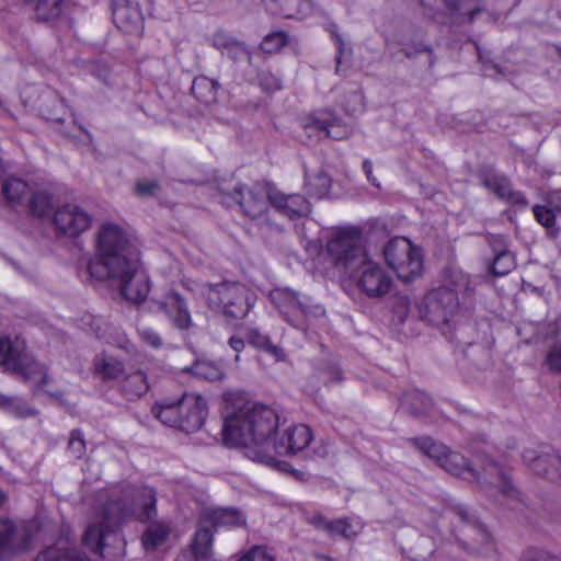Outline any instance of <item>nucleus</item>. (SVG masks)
<instances>
[{
	"label": "nucleus",
	"mask_w": 561,
	"mask_h": 561,
	"mask_svg": "<svg viewBox=\"0 0 561 561\" xmlns=\"http://www.w3.org/2000/svg\"><path fill=\"white\" fill-rule=\"evenodd\" d=\"M208 307L229 320L243 319L253 305V294L237 282H221L204 287Z\"/></svg>",
	"instance_id": "7"
},
{
	"label": "nucleus",
	"mask_w": 561,
	"mask_h": 561,
	"mask_svg": "<svg viewBox=\"0 0 561 561\" xmlns=\"http://www.w3.org/2000/svg\"><path fill=\"white\" fill-rule=\"evenodd\" d=\"M432 407L431 398L419 390H412L403 394L400 409L414 416L425 414Z\"/></svg>",
	"instance_id": "31"
},
{
	"label": "nucleus",
	"mask_w": 561,
	"mask_h": 561,
	"mask_svg": "<svg viewBox=\"0 0 561 561\" xmlns=\"http://www.w3.org/2000/svg\"><path fill=\"white\" fill-rule=\"evenodd\" d=\"M13 374L20 376L22 379L33 383L39 389H42L43 386L48 381L46 367L37 362L34 357L32 365H26L23 367V370H15Z\"/></svg>",
	"instance_id": "36"
},
{
	"label": "nucleus",
	"mask_w": 561,
	"mask_h": 561,
	"mask_svg": "<svg viewBox=\"0 0 561 561\" xmlns=\"http://www.w3.org/2000/svg\"><path fill=\"white\" fill-rule=\"evenodd\" d=\"M94 373L102 380H113L123 377L126 367L113 356L100 355L94 359Z\"/></svg>",
	"instance_id": "30"
},
{
	"label": "nucleus",
	"mask_w": 561,
	"mask_h": 561,
	"mask_svg": "<svg viewBox=\"0 0 561 561\" xmlns=\"http://www.w3.org/2000/svg\"><path fill=\"white\" fill-rule=\"evenodd\" d=\"M122 378V390L129 400L141 397L149 389L147 376L140 369H126Z\"/></svg>",
	"instance_id": "29"
},
{
	"label": "nucleus",
	"mask_w": 561,
	"mask_h": 561,
	"mask_svg": "<svg viewBox=\"0 0 561 561\" xmlns=\"http://www.w3.org/2000/svg\"><path fill=\"white\" fill-rule=\"evenodd\" d=\"M363 170L366 174V178L367 180L377 188L380 187V184L379 182L377 181V179L373 175V164H371V161L366 159L364 160L363 162Z\"/></svg>",
	"instance_id": "57"
},
{
	"label": "nucleus",
	"mask_w": 561,
	"mask_h": 561,
	"mask_svg": "<svg viewBox=\"0 0 561 561\" xmlns=\"http://www.w3.org/2000/svg\"><path fill=\"white\" fill-rule=\"evenodd\" d=\"M312 523L318 527H324L332 535H340L345 538H351L356 535L352 525L346 519L328 522L322 516H316L312 518Z\"/></svg>",
	"instance_id": "38"
},
{
	"label": "nucleus",
	"mask_w": 561,
	"mask_h": 561,
	"mask_svg": "<svg viewBox=\"0 0 561 561\" xmlns=\"http://www.w3.org/2000/svg\"><path fill=\"white\" fill-rule=\"evenodd\" d=\"M278 427V415L266 405L245 403L224 415L222 443L228 447L245 449V456L254 461L289 471L290 465L271 454V437Z\"/></svg>",
	"instance_id": "2"
},
{
	"label": "nucleus",
	"mask_w": 561,
	"mask_h": 561,
	"mask_svg": "<svg viewBox=\"0 0 561 561\" xmlns=\"http://www.w3.org/2000/svg\"><path fill=\"white\" fill-rule=\"evenodd\" d=\"M516 266L515 255L513 252H502L494 255L491 272L494 276H504L512 272Z\"/></svg>",
	"instance_id": "41"
},
{
	"label": "nucleus",
	"mask_w": 561,
	"mask_h": 561,
	"mask_svg": "<svg viewBox=\"0 0 561 561\" xmlns=\"http://www.w3.org/2000/svg\"><path fill=\"white\" fill-rule=\"evenodd\" d=\"M318 378L327 386L341 382L342 371L335 364H325L318 369Z\"/></svg>",
	"instance_id": "45"
},
{
	"label": "nucleus",
	"mask_w": 561,
	"mask_h": 561,
	"mask_svg": "<svg viewBox=\"0 0 561 561\" xmlns=\"http://www.w3.org/2000/svg\"><path fill=\"white\" fill-rule=\"evenodd\" d=\"M524 462L537 476L554 483H561V455L548 446L525 448L522 454Z\"/></svg>",
	"instance_id": "12"
},
{
	"label": "nucleus",
	"mask_w": 561,
	"mask_h": 561,
	"mask_svg": "<svg viewBox=\"0 0 561 561\" xmlns=\"http://www.w3.org/2000/svg\"><path fill=\"white\" fill-rule=\"evenodd\" d=\"M422 8L432 16L440 12L448 13L449 0H421Z\"/></svg>",
	"instance_id": "48"
},
{
	"label": "nucleus",
	"mask_w": 561,
	"mask_h": 561,
	"mask_svg": "<svg viewBox=\"0 0 561 561\" xmlns=\"http://www.w3.org/2000/svg\"><path fill=\"white\" fill-rule=\"evenodd\" d=\"M271 205L290 219L306 216L310 213V203L300 194H284L273 190L270 196Z\"/></svg>",
	"instance_id": "21"
},
{
	"label": "nucleus",
	"mask_w": 561,
	"mask_h": 561,
	"mask_svg": "<svg viewBox=\"0 0 561 561\" xmlns=\"http://www.w3.org/2000/svg\"><path fill=\"white\" fill-rule=\"evenodd\" d=\"M220 84L206 76H198L193 80L192 94L205 105L214 104L217 101Z\"/></svg>",
	"instance_id": "28"
},
{
	"label": "nucleus",
	"mask_w": 561,
	"mask_h": 561,
	"mask_svg": "<svg viewBox=\"0 0 561 561\" xmlns=\"http://www.w3.org/2000/svg\"><path fill=\"white\" fill-rule=\"evenodd\" d=\"M400 301L404 308L409 307V299L407 297L401 298Z\"/></svg>",
	"instance_id": "63"
},
{
	"label": "nucleus",
	"mask_w": 561,
	"mask_h": 561,
	"mask_svg": "<svg viewBox=\"0 0 561 561\" xmlns=\"http://www.w3.org/2000/svg\"><path fill=\"white\" fill-rule=\"evenodd\" d=\"M55 206V196L47 188L32 187L25 204L28 211L35 217H45L50 215Z\"/></svg>",
	"instance_id": "23"
},
{
	"label": "nucleus",
	"mask_w": 561,
	"mask_h": 561,
	"mask_svg": "<svg viewBox=\"0 0 561 561\" xmlns=\"http://www.w3.org/2000/svg\"><path fill=\"white\" fill-rule=\"evenodd\" d=\"M327 251L336 267L350 277L360 270L369 257L363 242L362 230L356 227L334 231L327 242Z\"/></svg>",
	"instance_id": "6"
},
{
	"label": "nucleus",
	"mask_w": 561,
	"mask_h": 561,
	"mask_svg": "<svg viewBox=\"0 0 561 561\" xmlns=\"http://www.w3.org/2000/svg\"><path fill=\"white\" fill-rule=\"evenodd\" d=\"M412 442L422 453L435 459L446 472L465 480L477 481L489 495L510 500L518 497V490L512 483L508 472L490 455L480 456L482 471L477 472L462 455L450 451L445 445L435 443L430 437Z\"/></svg>",
	"instance_id": "4"
},
{
	"label": "nucleus",
	"mask_w": 561,
	"mask_h": 561,
	"mask_svg": "<svg viewBox=\"0 0 561 561\" xmlns=\"http://www.w3.org/2000/svg\"><path fill=\"white\" fill-rule=\"evenodd\" d=\"M460 523L458 528V539L472 551L479 550L490 542L488 530L474 518L470 517L462 508L454 512Z\"/></svg>",
	"instance_id": "18"
},
{
	"label": "nucleus",
	"mask_w": 561,
	"mask_h": 561,
	"mask_svg": "<svg viewBox=\"0 0 561 561\" xmlns=\"http://www.w3.org/2000/svg\"><path fill=\"white\" fill-rule=\"evenodd\" d=\"M332 34H333V36H334V38H335V41H336V43L339 45L340 51H342L343 47H344V43H343V39H342L341 35H339L336 32H332Z\"/></svg>",
	"instance_id": "60"
},
{
	"label": "nucleus",
	"mask_w": 561,
	"mask_h": 561,
	"mask_svg": "<svg viewBox=\"0 0 561 561\" xmlns=\"http://www.w3.org/2000/svg\"><path fill=\"white\" fill-rule=\"evenodd\" d=\"M259 82L266 92H274L282 88V81L278 77L270 71H263L259 76Z\"/></svg>",
	"instance_id": "47"
},
{
	"label": "nucleus",
	"mask_w": 561,
	"mask_h": 561,
	"mask_svg": "<svg viewBox=\"0 0 561 561\" xmlns=\"http://www.w3.org/2000/svg\"><path fill=\"white\" fill-rule=\"evenodd\" d=\"M182 285L186 290H188L193 294H199V295L204 296L206 299H207V291H203L204 287L213 286V284H210V283L201 284V283L191 280V279L182 280Z\"/></svg>",
	"instance_id": "54"
},
{
	"label": "nucleus",
	"mask_w": 561,
	"mask_h": 561,
	"mask_svg": "<svg viewBox=\"0 0 561 561\" xmlns=\"http://www.w3.org/2000/svg\"><path fill=\"white\" fill-rule=\"evenodd\" d=\"M112 14L115 25L126 34L140 36L144 32V15L139 0H113Z\"/></svg>",
	"instance_id": "16"
},
{
	"label": "nucleus",
	"mask_w": 561,
	"mask_h": 561,
	"mask_svg": "<svg viewBox=\"0 0 561 561\" xmlns=\"http://www.w3.org/2000/svg\"><path fill=\"white\" fill-rule=\"evenodd\" d=\"M386 264L396 273L398 279L411 283L423 273L421 250L403 237L389 240L383 247Z\"/></svg>",
	"instance_id": "8"
},
{
	"label": "nucleus",
	"mask_w": 561,
	"mask_h": 561,
	"mask_svg": "<svg viewBox=\"0 0 561 561\" xmlns=\"http://www.w3.org/2000/svg\"><path fill=\"white\" fill-rule=\"evenodd\" d=\"M229 345L234 352L240 353L244 348L245 339L239 336H231L229 339Z\"/></svg>",
	"instance_id": "58"
},
{
	"label": "nucleus",
	"mask_w": 561,
	"mask_h": 561,
	"mask_svg": "<svg viewBox=\"0 0 561 561\" xmlns=\"http://www.w3.org/2000/svg\"><path fill=\"white\" fill-rule=\"evenodd\" d=\"M356 286L370 299L382 298L388 295L393 286L392 277L380 266L374 262L370 256L365 264L355 272Z\"/></svg>",
	"instance_id": "11"
},
{
	"label": "nucleus",
	"mask_w": 561,
	"mask_h": 561,
	"mask_svg": "<svg viewBox=\"0 0 561 561\" xmlns=\"http://www.w3.org/2000/svg\"><path fill=\"white\" fill-rule=\"evenodd\" d=\"M203 518L206 522L213 523L215 527H238L245 524L244 517L240 514L239 511L233 508H206L203 512Z\"/></svg>",
	"instance_id": "26"
},
{
	"label": "nucleus",
	"mask_w": 561,
	"mask_h": 561,
	"mask_svg": "<svg viewBox=\"0 0 561 561\" xmlns=\"http://www.w3.org/2000/svg\"><path fill=\"white\" fill-rule=\"evenodd\" d=\"M485 186L501 198H505L512 205L526 206L527 201L523 193L512 190L506 178L492 176L485 180Z\"/></svg>",
	"instance_id": "27"
},
{
	"label": "nucleus",
	"mask_w": 561,
	"mask_h": 561,
	"mask_svg": "<svg viewBox=\"0 0 561 561\" xmlns=\"http://www.w3.org/2000/svg\"><path fill=\"white\" fill-rule=\"evenodd\" d=\"M440 287H447L450 291H454L458 300L460 294L470 295L473 291L469 275L454 268L445 273L444 283Z\"/></svg>",
	"instance_id": "34"
},
{
	"label": "nucleus",
	"mask_w": 561,
	"mask_h": 561,
	"mask_svg": "<svg viewBox=\"0 0 561 561\" xmlns=\"http://www.w3.org/2000/svg\"><path fill=\"white\" fill-rule=\"evenodd\" d=\"M156 502V492L147 485L125 484L114 488L102 508V524L88 526L83 536L84 543L94 552L102 553L107 533L129 518L144 523L151 520L157 513Z\"/></svg>",
	"instance_id": "3"
},
{
	"label": "nucleus",
	"mask_w": 561,
	"mask_h": 561,
	"mask_svg": "<svg viewBox=\"0 0 561 561\" xmlns=\"http://www.w3.org/2000/svg\"><path fill=\"white\" fill-rule=\"evenodd\" d=\"M525 561H561V557L545 550L531 549L525 553Z\"/></svg>",
	"instance_id": "50"
},
{
	"label": "nucleus",
	"mask_w": 561,
	"mask_h": 561,
	"mask_svg": "<svg viewBox=\"0 0 561 561\" xmlns=\"http://www.w3.org/2000/svg\"><path fill=\"white\" fill-rule=\"evenodd\" d=\"M288 44V36L285 32L277 31L267 34L262 43L261 48L263 51L272 54L280 50L285 45Z\"/></svg>",
	"instance_id": "43"
},
{
	"label": "nucleus",
	"mask_w": 561,
	"mask_h": 561,
	"mask_svg": "<svg viewBox=\"0 0 561 561\" xmlns=\"http://www.w3.org/2000/svg\"><path fill=\"white\" fill-rule=\"evenodd\" d=\"M3 171H4L3 162H2V160L0 159V176L3 174Z\"/></svg>",
	"instance_id": "64"
},
{
	"label": "nucleus",
	"mask_w": 561,
	"mask_h": 561,
	"mask_svg": "<svg viewBox=\"0 0 561 561\" xmlns=\"http://www.w3.org/2000/svg\"><path fill=\"white\" fill-rule=\"evenodd\" d=\"M313 440V434L309 426L296 424L287 427L279 439L271 440V454L295 455L307 448Z\"/></svg>",
	"instance_id": "17"
},
{
	"label": "nucleus",
	"mask_w": 561,
	"mask_h": 561,
	"mask_svg": "<svg viewBox=\"0 0 561 561\" xmlns=\"http://www.w3.org/2000/svg\"><path fill=\"white\" fill-rule=\"evenodd\" d=\"M244 339L248 344L271 354L276 360H284L286 357L282 347L273 344L268 336L260 333L256 329H248L245 331Z\"/></svg>",
	"instance_id": "33"
},
{
	"label": "nucleus",
	"mask_w": 561,
	"mask_h": 561,
	"mask_svg": "<svg viewBox=\"0 0 561 561\" xmlns=\"http://www.w3.org/2000/svg\"><path fill=\"white\" fill-rule=\"evenodd\" d=\"M88 272L95 280L110 282L135 304L142 302L149 294V279L140 268L138 251L119 225H101Z\"/></svg>",
	"instance_id": "1"
},
{
	"label": "nucleus",
	"mask_w": 561,
	"mask_h": 561,
	"mask_svg": "<svg viewBox=\"0 0 561 561\" xmlns=\"http://www.w3.org/2000/svg\"><path fill=\"white\" fill-rule=\"evenodd\" d=\"M458 307L456 294L447 287H438L425 296L421 313L430 323L439 325L449 322Z\"/></svg>",
	"instance_id": "10"
},
{
	"label": "nucleus",
	"mask_w": 561,
	"mask_h": 561,
	"mask_svg": "<svg viewBox=\"0 0 561 561\" xmlns=\"http://www.w3.org/2000/svg\"><path fill=\"white\" fill-rule=\"evenodd\" d=\"M53 222L59 233L77 237L91 226L92 217L78 204L66 203L56 209Z\"/></svg>",
	"instance_id": "15"
},
{
	"label": "nucleus",
	"mask_w": 561,
	"mask_h": 561,
	"mask_svg": "<svg viewBox=\"0 0 561 561\" xmlns=\"http://www.w3.org/2000/svg\"><path fill=\"white\" fill-rule=\"evenodd\" d=\"M31 550L26 530L5 517L0 518V561H13Z\"/></svg>",
	"instance_id": "13"
},
{
	"label": "nucleus",
	"mask_w": 561,
	"mask_h": 561,
	"mask_svg": "<svg viewBox=\"0 0 561 561\" xmlns=\"http://www.w3.org/2000/svg\"><path fill=\"white\" fill-rule=\"evenodd\" d=\"M272 193L273 190L260 184L240 185L233 190L232 198L239 204L247 217L256 219L267 211Z\"/></svg>",
	"instance_id": "14"
},
{
	"label": "nucleus",
	"mask_w": 561,
	"mask_h": 561,
	"mask_svg": "<svg viewBox=\"0 0 561 561\" xmlns=\"http://www.w3.org/2000/svg\"><path fill=\"white\" fill-rule=\"evenodd\" d=\"M547 364L553 370L561 371V345L554 346L547 356Z\"/></svg>",
	"instance_id": "53"
},
{
	"label": "nucleus",
	"mask_w": 561,
	"mask_h": 561,
	"mask_svg": "<svg viewBox=\"0 0 561 561\" xmlns=\"http://www.w3.org/2000/svg\"><path fill=\"white\" fill-rule=\"evenodd\" d=\"M306 127L335 140L347 138L351 135V128L337 118L328 121L327 117H316Z\"/></svg>",
	"instance_id": "25"
},
{
	"label": "nucleus",
	"mask_w": 561,
	"mask_h": 561,
	"mask_svg": "<svg viewBox=\"0 0 561 561\" xmlns=\"http://www.w3.org/2000/svg\"><path fill=\"white\" fill-rule=\"evenodd\" d=\"M273 304L284 314L285 319L295 328L307 330L313 319L325 314L324 308L313 302L309 297H300L288 288H277L271 291Z\"/></svg>",
	"instance_id": "9"
},
{
	"label": "nucleus",
	"mask_w": 561,
	"mask_h": 561,
	"mask_svg": "<svg viewBox=\"0 0 561 561\" xmlns=\"http://www.w3.org/2000/svg\"><path fill=\"white\" fill-rule=\"evenodd\" d=\"M35 561H89L83 553L75 547L59 545L41 551Z\"/></svg>",
	"instance_id": "32"
},
{
	"label": "nucleus",
	"mask_w": 561,
	"mask_h": 561,
	"mask_svg": "<svg viewBox=\"0 0 561 561\" xmlns=\"http://www.w3.org/2000/svg\"><path fill=\"white\" fill-rule=\"evenodd\" d=\"M136 191L141 196L153 195L158 191V184L157 182H139L136 185Z\"/></svg>",
	"instance_id": "55"
},
{
	"label": "nucleus",
	"mask_w": 561,
	"mask_h": 561,
	"mask_svg": "<svg viewBox=\"0 0 561 561\" xmlns=\"http://www.w3.org/2000/svg\"><path fill=\"white\" fill-rule=\"evenodd\" d=\"M159 309L163 310L169 320L176 329L187 331L193 325L191 312L186 300L175 290L165 294L162 301H159Z\"/></svg>",
	"instance_id": "20"
},
{
	"label": "nucleus",
	"mask_w": 561,
	"mask_h": 561,
	"mask_svg": "<svg viewBox=\"0 0 561 561\" xmlns=\"http://www.w3.org/2000/svg\"><path fill=\"white\" fill-rule=\"evenodd\" d=\"M213 535L206 528L196 531L193 540V551L197 558L208 557L211 550Z\"/></svg>",
	"instance_id": "42"
},
{
	"label": "nucleus",
	"mask_w": 561,
	"mask_h": 561,
	"mask_svg": "<svg viewBox=\"0 0 561 561\" xmlns=\"http://www.w3.org/2000/svg\"><path fill=\"white\" fill-rule=\"evenodd\" d=\"M138 334L144 343L154 348L161 346V337L152 329L141 327L138 329Z\"/></svg>",
	"instance_id": "49"
},
{
	"label": "nucleus",
	"mask_w": 561,
	"mask_h": 561,
	"mask_svg": "<svg viewBox=\"0 0 561 561\" xmlns=\"http://www.w3.org/2000/svg\"><path fill=\"white\" fill-rule=\"evenodd\" d=\"M316 457L323 458L328 455V449L324 446H320L313 450Z\"/></svg>",
	"instance_id": "59"
},
{
	"label": "nucleus",
	"mask_w": 561,
	"mask_h": 561,
	"mask_svg": "<svg viewBox=\"0 0 561 561\" xmlns=\"http://www.w3.org/2000/svg\"><path fill=\"white\" fill-rule=\"evenodd\" d=\"M483 10L481 0H449L448 15L457 23H472Z\"/></svg>",
	"instance_id": "24"
},
{
	"label": "nucleus",
	"mask_w": 561,
	"mask_h": 561,
	"mask_svg": "<svg viewBox=\"0 0 561 561\" xmlns=\"http://www.w3.org/2000/svg\"><path fill=\"white\" fill-rule=\"evenodd\" d=\"M187 370L196 378L207 381L220 380L225 376L222 367L211 360H196Z\"/></svg>",
	"instance_id": "35"
},
{
	"label": "nucleus",
	"mask_w": 561,
	"mask_h": 561,
	"mask_svg": "<svg viewBox=\"0 0 561 561\" xmlns=\"http://www.w3.org/2000/svg\"><path fill=\"white\" fill-rule=\"evenodd\" d=\"M68 450L76 459H82L87 453L84 435L80 430H72L68 439Z\"/></svg>",
	"instance_id": "44"
},
{
	"label": "nucleus",
	"mask_w": 561,
	"mask_h": 561,
	"mask_svg": "<svg viewBox=\"0 0 561 561\" xmlns=\"http://www.w3.org/2000/svg\"><path fill=\"white\" fill-rule=\"evenodd\" d=\"M32 364L33 355L26 351L23 341L0 337V367L4 371L23 370V367Z\"/></svg>",
	"instance_id": "19"
},
{
	"label": "nucleus",
	"mask_w": 561,
	"mask_h": 561,
	"mask_svg": "<svg viewBox=\"0 0 561 561\" xmlns=\"http://www.w3.org/2000/svg\"><path fill=\"white\" fill-rule=\"evenodd\" d=\"M31 186L26 181L16 176L7 178L1 185V194L5 199L7 204L11 207H22L28 194L31 193Z\"/></svg>",
	"instance_id": "22"
},
{
	"label": "nucleus",
	"mask_w": 561,
	"mask_h": 561,
	"mask_svg": "<svg viewBox=\"0 0 561 561\" xmlns=\"http://www.w3.org/2000/svg\"><path fill=\"white\" fill-rule=\"evenodd\" d=\"M239 561H275L274 558L263 547H254Z\"/></svg>",
	"instance_id": "51"
},
{
	"label": "nucleus",
	"mask_w": 561,
	"mask_h": 561,
	"mask_svg": "<svg viewBox=\"0 0 561 561\" xmlns=\"http://www.w3.org/2000/svg\"><path fill=\"white\" fill-rule=\"evenodd\" d=\"M489 244L494 252V255H497L502 252H508L507 241L501 234L491 236L489 239Z\"/></svg>",
	"instance_id": "52"
},
{
	"label": "nucleus",
	"mask_w": 561,
	"mask_h": 561,
	"mask_svg": "<svg viewBox=\"0 0 561 561\" xmlns=\"http://www.w3.org/2000/svg\"><path fill=\"white\" fill-rule=\"evenodd\" d=\"M7 501H8L7 493L0 489V510L4 506Z\"/></svg>",
	"instance_id": "61"
},
{
	"label": "nucleus",
	"mask_w": 561,
	"mask_h": 561,
	"mask_svg": "<svg viewBox=\"0 0 561 561\" xmlns=\"http://www.w3.org/2000/svg\"><path fill=\"white\" fill-rule=\"evenodd\" d=\"M0 408L4 409L12 415L19 417H27L36 413L35 410L27 407V404L19 397H8L0 393Z\"/></svg>",
	"instance_id": "39"
},
{
	"label": "nucleus",
	"mask_w": 561,
	"mask_h": 561,
	"mask_svg": "<svg viewBox=\"0 0 561 561\" xmlns=\"http://www.w3.org/2000/svg\"><path fill=\"white\" fill-rule=\"evenodd\" d=\"M169 528L162 524L151 525L144 534L142 542L146 549H154L167 539Z\"/></svg>",
	"instance_id": "40"
},
{
	"label": "nucleus",
	"mask_w": 561,
	"mask_h": 561,
	"mask_svg": "<svg viewBox=\"0 0 561 561\" xmlns=\"http://www.w3.org/2000/svg\"><path fill=\"white\" fill-rule=\"evenodd\" d=\"M536 220L546 228H553L556 222V213L547 206L536 205L533 209Z\"/></svg>",
	"instance_id": "46"
},
{
	"label": "nucleus",
	"mask_w": 561,
	"mask_h": 561,
	"mask_svg": "<svg viewBox=\"0 0 561 561\" xmlns=\"http://www.w3.org/2000/svg\"><path fill=\"white\" fill-rule=\"evenodd\" d=\"M163 424L183 432L198 431L207 415L206 400L196 393H184L178 401L164 400L151 409Z\"/></svg>",
	"instance_id": "5"
},
{
	"label": "nucleus",
	"mask_w": 561,
	"mask_h": 561,
	"mask_svg": "<svg viewBox=\"0 0 561 561\" xmlns=\"http://www.w3.org/2000/svg\"><path fill=\"white\" fill-rule=\"evenodd\" d=\"M233 48L239 53L245 54V49L239 44L234 45Z\"/></svg>",
	"instance_id": "62"
},
{
	"label": "nucleus",
	"mask_w": 561,
	"mask_h": 561,
	"mask_svg": "<svg viewBox=\"0 0 561 561\" xmlns=\"http://www.w3.org/2000/svg\"><path fill=\"white\" fill-rule=\"evenodd\" d=\"M547 203L556 214H561V192H553L548 194Z\"/></svg>",
	"instance_id": "56"
},
{
	"label": "nucleus",
	"mask_w": 561,
	"mask_h": 561,
	"mask_svg": "<svg viewBox=\"0 0 561 561\" xmlns=\"http://www.w3.org/2000/svg\"><path fill=\"white\" fill-rule=\"evenodd\" d=\"M306 188L311 196L322 198L327 196L331 188V179L325 172L319 171L307 176Z\"/></svg>",
	"instance_id": "37"
}]
</instances>
